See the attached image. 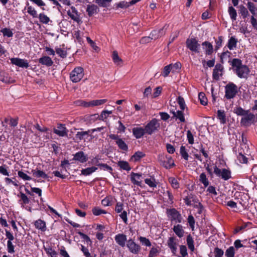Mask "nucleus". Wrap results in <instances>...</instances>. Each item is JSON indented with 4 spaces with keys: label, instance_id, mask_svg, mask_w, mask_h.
<instances>
[{
    "label": "nucleus",
    "instance_id": "obj_1",
    "mask_svg": "<svg viewBox=\"0 0 257 257\" xmlns=\"http://www.w3.org/2000/svg\"><path fill=\"white\" fill-rule=\"evenodd\" d=\"M228 62L232 67L233 72L240 78H247L250 72L249 68L246 65L242 64V61L238 58H233Z\"/></svg>",
    "mask_w": 257,
    "mask_h": 257
},
{
    "label": "nucleus",
    "instance_id": "obj_2",
    "mask_svg": "<svg viewBox=\"0 0 257 257\" xmlns=\"http://www.w3.org/2000/svg\"><path fill=\"white\" fill-rule=\"evenodd\" d=\"M158 160L160 165L167 169H169L175 165L172 157L168 155L159 154Z\"/></svg>",
    "mask_w": 257,
    "mask_h": 257
},
{
    "label": "nucleus",
    "instance_id": "obj_3",
    "mask_svg": "<svg viewBox=\"0 0 257 257\" xmlns=\"http://www.w3.org/2000/svg\"><path fill=\"white\" fill-rule=\"evenodd\" d=\"M160 127V124L156 118H153L145 126L146 133L149 135H152L155 132L158 131Z\"/></svg>",
    "mask_w": 257,
    "mask_h": 257
},
{
    "label": "nucleus",
    "instance_id": "obj_4",
    "mask_svg": "<svg viewBox=\"0 0 257 257\" xmlns=\"http://www.w3.org/2000/svg\"><path fill=\"white\" fill-rule=\"evenodd\" d=\"M238 92L237 86L230 82L225 86V97L228 99L234 98Z\"/></svg>",
    "mask_w": 257,
    "mask_h": 257
},
{
    "label": "nucleus",
    "instance_id": "obj_5",
    "mask_svg": "<svg viewBox=\"0 0 257 257\" xmlns=\"http://www.w3.org/2000/svg\"><path fill=\"white\" fill-rule=\"evenodd\" d=\"M84 76L83 69L81 67H77L70 74V78L73 82H78L80 81Z\"/></svg>",
    "mask_w": 257,
    "mask_h": 257
},
{
    "label": "nucleus",
    "instance_id": "obj_6",
    "mask_svg": "<svg viewBox=\"0 0 257 257\" xmlns=\"http://www.w3.org/2000/svg\"><path fill=\"white\" fill-rule=\"evenodd\" d=\"M214 173L216 176L220 177L224 180H228L231 178V171L227 169H220L216 166L214 167Z\"/></svg>",
    "mask_w": 257,
    "mask_h": 257
},
{
    "label": "nucleus",
    "instance_id": "obj_7",
    "mask_svg": "<svg viewBox=\"0 0 257 257\" xmlns=\"http://www.w3.org/2000/svg\"><path fill=\"white\" fill-rule=\"evenodd\" d=\"M186 47L191 51L195 53H199L200 44L195 38L187 39L186 42Z\"/></svg>",
    "mask_w": 257,
    "mask_h": 257
},
{
    "label": "nucleus",
    "instance_id": "obj_8",
    "mask_svg": "<svg viewBox=\"0 0 257 257\" xmlns=\"http://www.w3.org/2000/svg\"><path fill=\"white\" fill-rule=\"evenodd\" d=\"M126 245L130 252L134 254H139L141 250V246L132 238L127 241Z\"/></svg>",
    "mask_w": 257,
    "mask_h": 257
},
{
    "label": "nucleus",
    "instance_id": "obj_9",
    "mask_svg": "<svg viewBox=\"0 0 257 257\" xmlns=\"http://www.w3.org/2000/svg\"><path fill=\"white\" fill-rule=\"evenodd\" d=\"M167 214L168 216H171V221H176L178 223H181L182 217L181 214L175 208L167 209Z\"/></svg>",
    "mask_w": 257,
    "mask_h": 257
},
{
    "label": "nucleus",
    "instance_id": "obj_10",
    "mask_svg": "<svg viewBox=\"0 0 257 257\" xmlns=\"http://www.w3.org/2000/svg\"><path fill=\"white\" fill-rule=\"evenodd\" d=\"M109 138L112 140H115L116 144L119 149L124 151H128V148L127 145L122 139L119 138L118 136L114 134H110L109 135Z\"/></svg>",
    "mask_w": 257,
    "mask_h": 257
},
{
    "label": "nucleus",
    "instance_id": "obj_11",
    "mask_svg": "<svg viewBox=\"0 0 257 257\" xmlns=\"http://www.w3.org/2000/svg\"><path fill=\"white\" fill-rule=\"evenodd\" d=\"M255 119V116L253 113L248 112L241 118L240 123L243 126H248L254 122Z\"/></svg>",
    "mask_w": 257,
    "mask_h": 257
},
{
    "label": "nucleus",
    "instance_id": "obj_12",
    "mask_svg": "<svg viewBox=\"0 0 257 257\" xmlns=\"http://www.w3.org/2000/svg\"><path fill=\"white\" fill-rule=\"evenodd\" d=\"M18 118H14L11 116L5 117L4 120L2 121L3 126L5 127L6 128L8 127L7 124H9L11 126L15 127L18 125Z\"/></svg>",
    "mask_w": 257,
    "mask_h": 257
},
{
    "label": "nucleus",
    "instance_id": "obj_13",
    "mask_svg": "<svg viewBox=\"0 0 257 257\" xmlns=\"http://www.w3.org/2000/svg\"><path fill=\"white\" fill-rule=\"evenodd\" d=\"M223 66L220 63H217L213 70L212 77L213 79L218 80L220 76L222 75Z\"/></svg>",
    "mask_w": 257,
    "mask_h": 257
},
{
    "label": "nucleus",
    "instance_id": "obj_14",
    "mask_svg": "<svg viewBox=\"0 0 257 257\" xmlns=\"http://www.w3.org/2000/svg\"><path fill=\"white\" fill-rule=\"evenodd\" d=\"M11 62L13 64L22 68H27L29 66L27 60L18 58H11Z\"/></svg>",
    "mask_w": 257,
    "mask_h": 257
},
{
    "label": "nucleus",
    "instance_id": "obj_15",
    "mask_svg": "<svg viewBox=\"0 0 257 257\" xmlns=\"http://www.w3.org/2000/svg\"><path fill=\"white\" fill-rule=\"evenodd\" d=\"M54 133L60 137H64L67 136L68 131L64 124H58L57 128H54Z\"/></svg>",
    "mask_w": 257,
    "mask_h": 257
},
{
    "label": "nucleus",
    "instance_id": "obj_16",
    "mask_svg": "<svg viewBox=\"0 0 257 257\" xmlns=\"http://www.w3.org/2000/svg\"><path fill=\"white\" fill-rule=\"evenodd\" d=\"M142 174L132 172L131 174V180L132 182L135 185L142 187V181L141 180Z\"/></svg>",
    "mask_w": 257,
    "mask_h": 257
},
{
    "label": "nucleus",
    "instance_id": "obj_17",
    "mask_svg": "<svg viewBox=\"0 0 257 257\" xmlns=\"http://www.w3.org/2000/svg\"><path fill=\"white\" fill-rule=\"evenodd\" d=\"M114 239L116 242L120 246L124 247L125 245V242L127 243L126 235L123 233H119L114 236Z\"/></svg>",
    "mask_w": 257,
    "mask_h": 257
},
{
    "label": "nucleus",
    "instance_id": "obj_18",
    "mask_svg": "<svg viewBox=\"0 0 257 257\" xmlns=\"http://www.w3.org/2000/svg\"><path fill=\"white\" fill-rule=\"evenodd\" d=\"M132 133L134 136L137 139H140L142 138L145 134H146V132L145 128L143 127H135L132 129Z\"/></svg>",
    "mask_w": 257,
    "mask_h": 257
},
{
    "label": "nucleus",
    "instance_id": "obj_19",
    "mask_svg": "<svg viewBox=\"0 0 257 257\" xmlns=\"http://www.w3.org/2000/svg\"><path fill=\"white\" fill-rule=\"evenodd\" d=\"M73 156V160L79 161L81 163H85L88 160L87 156L82 151L78 152Z\"/></svg>",
    "mask_w": 257,
    "mask_h": 257
},
{
    "label": "nucleus",
    "instance_id": "obj_20",
    "mask_svg": "<svg viewBox=\"0 0 257 257\" xmlns=\"http://www.w3.org/2000/svg\"><path fill=\"white\" fill-rule=\"evenodd\" d=\"M176 238L175 237H170L167 241V245L170 248L171 252L173 254H175L177 251V243L176 241Z\"/></svg>",
    "mask_w": 257,
    "mask_h": 257
},
{
    "label": "nucleus",
    "instance_id": "obj_21",
    "mask_svg": "<svg viewBox=\"0 0 257 257\" xmlns=\"http://www.w3.org/2000/svg\"><path fill=\"white\" fill-rule=\"evenodd\" d=\"M165 34V31L164 30V28L160 29L159 30H154L151 33L150 36L151 38L153 40H156L161 38L163 36H164Z\"/></svg>",
    "mask_w": 257,
    "mask_h": 257
},
{
    "label": "nucleus",
    "instance_id": "obj_22",
    "mask_svg": "<svg viewBox=\"0 0 257 257\" xmlns=\"http://www.w3.org/2000/svg\"><path fill=\"white\" fill-rule=\"evenodd\" d=\"M202 46L206 55H210L213 53V47L211 43L205 41L202 43Z\"/></svg>",
    "mask_w": 257,
    "mask_h": 257
},
{
    "label": "nucleus",
    "instance_id": "obj_23",
    "mask_svg": "<svg viewBox=\"0 0 257 257\" xmlns=\"http://www.w3.org/2000/svg\"><path fill=\"white\" fill-rule=\"evenodd\" d=\"M38 62L40 64L45 65L47 67L51 66L53 64V61L51 58L47 56L41 57L38 59Z\"/></svg>",
    "mask_w": 257,
    "mask_h": 257
},
{
    "label": "nucleus",
    "instance_id": "obj_24",
    "mask_svg": "<svg viewBox=\"0 0 257 257\" xmlns=\"http://www.w3.org/2000/svg\"><path fill=\"white\" fill-rule=\"evenodd\" d=\"M173 230L176 235L179 238H181L184 236V230L183 228L182 225L180 224H177L174 226Z\"/></svg>",
    "mask_w": 257,
    "mask_h": 257
},
{
    "label": "nucleus",
    "instance_id": "obj_25",
    "mask_svg": "<svg viewBox=\"0 0 257 257\" xmlns=\"http://www.w3.org/2000/svg\"><path fill=\"white\" fill-rule=\"evenodd\" d=\"M237 42V39L234 37L232 36L229 39L227 46L230 50H233L236 47Z\"/></svg>",
    "mask_w": 257,
    "mask_h": 257
},
{
    "label": "nucleus",
    "instance_id": "obj_26",
    "mask_svg": "<svg viewBox=\"0 0 257 257\" xmlns=\"http://www.w3.org/2000/svg\"><path fill=\"white\" fill-rule=\"evenodd\" d=\"M86 11L88 13V14L90 16L93 14H96L99 11V8L97 6L94 4L88 5L86 9Z\"/></svg>",
    "mask_w": 257,
    "mask_h": 257
},
{
    "label": "nucleus",
    "instance_id": "obj_27",
    "mask_svg": "<svg viewBox=\"0 0 257 257\" xmlns=\"http://www.w3.org/2000/svg\"><path fill=\"white\" fill-rule=\"evenodd\" d=\"M43 248L49 256L51 257H57V252L55 250L53 249L51 246L49 245L46 246L44 245Z\"/></svg>",
    "mask_w": 257,
    "mask_h": 257
},
{
    "label": "nucleus",
    "instance_id": "obj_28",
    "mask_svg": "<svg viewBox=\"0 0 257 257\" xmlns=\"http://www.w3.org/2000/svg\"><path fill=\"white\" fill-rule=\"evenodd\" d=\"M217 117L219 119L222 124H225L226 122V118L225 112L223 110H218L217 112Z\"/></svg>",
    "mask_w": 257,
    "mask_h": 257
},
{
    "label": "nucleus",
    "instance_id": "obj_29",
    "mask_svg": "<svg viewBox=\"0 0 257 257\" xmlns=\"http://www.w3.org/2000/svg\"><path fill=\"white\" fill-rule=\"evenodd\" d=\"M35 226L36 228L44 231L46 229V223L44 221L41 219H38L35 222Z\"/></svg>",
    "mask_w": 257,
    "mask_h": 257
},
{
    "label": "nucleus",
    "instance_id": "obj_30",
    "mask_svg": "<svg viewBox=\"0 0 257 257\" xmlns=\"http://www.w3.org/2000/svg\"><path fill=\"white\" fill-rule=\"evenodd\" d=\"M168 181L173 189H177L180 187V183L177 178L173 177H170L168 178Z\"/></svg>",
    "mask_w": 257,
    "mask_h": 257
},
{
    "label": "nucleus",
    "instance_id": "obj_31",
    "mask_svg": "<svg viewBox=\"0 0 257 257\" xmlns=\"http://www.w3.org/2000/svg\"><path fill=\"white\" fill-rule=\"evenodd\" d=\"M32 172L34 176L36 177H41L44 179H47L48 178V175L43 171L40 170H32Z\"/></svg>",
    "mask_w": 257,
    "mask_h": 257
},
{
    "label": "nucleus",
    "instance_id": "obj_32",
    "mask_svg": "<svg viewBox=\"0 0 257 257\" xmlns=\"http://www.w3.org/2000/svg\"><path fill=\"white\" fill-rule=\"evenodd\" d=\"M112 0H94L95 3L98 6L102 8L108 7Z\"/></svg>",
    "mask_w": 257,
    "mask_h": 257
},
{
    "label": "nucleus",
    "instance_id": "obj_33",
    "mask_svg": "<svg viewBox=\"0 0 257 257\" xmlns=\"http://www.w3.org/2000/svg\"><path fill=\"white\" fill-rule=\"evenodd\" d=\"M97 169V168L95 167H91L86 169H83L81 171V174L84 176H88L94 172Z\"/></svg>",
    "mask_w": 257,
    "mask_h": 257
},
{
    "label": "nucleus",
    "instance_id": "obj_34",
    "mask_svg": "<svg viewBox=\"0 0 257 257\" xmlns=\"http://www.w3.org/2000/svg\"><path fill=\"white\" fill-rule=\"evenodd\" d=\"M186 241L189 249L191 250L192 251H193L195 249L194 245V240L190 234L187 235Z\"/></svg>",
    "mask_w": 257,
    "mask_h": 257
},
{
    "label": "nucleus",
    "instance_id": "obj_35",
    "mask_svg": "<svg viewBox=\"0 0 257 257\" xmlns=\"http://www.w3.org/2000/svg\"><path fill=\"white\" fill-rule=\"evenodd\" d=\"M145 182L147 184L149 187L155 188L157 187V182L156 181V179L154 177H151V178H146L145 179Z\"/></svg>",
    "mask_w": 257,
    "mask_h": 257
},
{
    "label": "nucleus",
    "instance_id": "obj_36",
    "mask_svg": "<svg viewBox=\"0 0 257 257\" xmlns=\"http://www.w3.org/2000/svg\"><path fill=\"white\" fill-rule=\"evenodd\" d=\"M90 130L87 131L78 132L75 135V138L79 140H82L85 139V136L89 135L90 133Z\"/></svg>",
    "mask_w": 257,
    "mask_h": 257
},
{
    "label": "nucleus",
    "instance_id": "obj_37",
    "mask_svg": "<svg viewBox=\"0 0 257 257\" xmlns=\"http://www.w3.org/2000/svg\"><path fill=\"white\" fill-rule=\"evenodd\" d=\"M247 7L252 15L254 16L257 15V8L253 3L248 2Z\"/></svg>",
    "mask_w": 257,
    "mask_h": 257
},
{
    "label": "nucleus",
    "instance_id": "obj_38",
    "mask_svg": "<svg viewBox=\"0 0 257 257\" xmlns=\"http://www.w3.org/2000/svg\"><path fill=\"white\" fill-rule=\"evenodd\" d=\"M128 4L127 2L125 1H121L118 3H116L114 5L113 8L115 10H117L119 8L121 9H126L128 8Z\"/></svg>",
    "mask_w": 257,
    "mask_h": 257
},
{
    "label": "nucleus",
    "instance_id": "obj_39",
    "mask_svg": "<svg viewBox=\"0 0 257 257\" xmlns=\"http://www.w3.org/2000/svg\"><path fill=\"white\" fill-rule=\"evenodd\" d=\"M233 112L237 115L244 116L249 112V110H244L241 107H236L234 109Z\"/></svg>",
    "mask_w": 257,
    "mask_h": 257
},
{
    "label": "nucleus",
    "instance_id": "obj_40",
    "mask_svg": "<svg viewBox=\"0 0 257 257\" xmlns=\"http://www.w3.org/2000/svg\"><path fill=\"white\" fill-rule=\"evenodd\" d=\"M199 181L204 185L205 188L209 185V181L206 177V174L204 173H202L200 175Z\"/></svg>",
    "mask_w": 257,
    "mask_h": 257
},
{
    "label": "nucleus",
    "instance_id": "obj_41",
    "mask_svg": "<svg viewBox=\"0 0 257 257\" xmlns=\"http://www.w3.org/2000/svg\"><path fill=\"white\" fill-rule=\"evenodd\" d=\"M95 159H97V163H96V165L99 167L101 170H107L109 171L110 173H111L112 171V168L107 165L106 164H102V163H98V159L95 157Z\"/></svg>",
    "mask_w": 257,
    "mask_h": 257
},
{
    "label": "nucleus",
    "instance_id": "obj_42",
    "mask_svg": "<svg viewBox=\"0 0 257 257\" xmlns=\"http://www.w3.org/2000/svg\"><path fill=\"white\" fill-rule=\"evenodd\" d=\"M118 166L124 170L130 171L131 169L128 162L124 161H120L118 162Z\"/></svg>",
    "mask_w": 257,
    "mask_h": 257
},
{
    "label": "nucleus",
    "instance_id": "obj_43",
    "mask_svg": "<svg viewBox=\"0 0 257 257\" xmlns=\"http://www.w3.org/2000/svg\"><path fill=\"white\" fill-rule=\"evenodd\" d=\"M160 252V249L159 247L153 246L150 250L148 257H156L158 255Z\"/></svg>",
    "mask_w": 257,
    "mask_h": 257
},
{
    "label": "nucleus",
    "instance_id": "obj_44",
    "mask_svg": "<svg viewBox=\"0 0 257 257\" xmlns=\"http://www.w3.org/2000/svg\"><path fill=\"white\" fill-rule=\"evenodd\" d=\"M112 59L114 63L117 65H119L120 63H122V61L119 57L118 53L116 51H114L112 53Z\"/></svg>",
    "mask_w": 257,
    "mask_h": 257
},
{
    "label": "nucleus",
    "instance_id": "obj_45",
    "mask_svg": "<svg viewBox=\"0 0 257 257\" xmlns=\"http://www.w3.org/2000/svg\"><path fill=\"white\" fill-rule=\"evenodd\" d=\"M107 101V99H99L90 101V107L102 105Z\"/></svg>",
    "mask_w": 257,
    "mask_h": 257
},
{
    "label": "nucleus",
    "instance_id": "obj_46",
    "mask_svg": "<svg viewBox=\"0 0 257 257\" xmlns=\"http://www.w3.org/2000/svg\"><path fill=\"white\" fill-rule=\"evenodd\" d=\"M180 153L181 157L185 160H188L189 155L186 151V148L184 146H181L180 149Z\"/></svg>",
    "mask_w": 257,
    "mask_h": 257
},
{
    "label": "nucleus",
    "instance_id": "obj_47",
    "mask_svg": "<svg viewBox=\"0 0 257 257\" xmlns=\"http://www.w3.org/2000/svg\"><path fill=\"white\" fill-rule=\"evenodd\" d=\"M145 156V154L142 152L138 151L133 155L131 159H133L135 161H138Z\"/></svg>",
    "mask_w": 257,
    "mask_h": 257
},
{
    "label": "nucleus",
    "instance_id": "obj_48",
    "mask_svg": "<svg viewBox=\"0 0 257 257\" xmlns=\"http://www.w3.org/2000/svg\"><path fill=\"white\" fill-rule=\"evenodd\" d=\"M198 98L200 100V103L203 105L207 104V98L205 94L203 92H200L198 94Z\"/></svg>",
    "mask_w": 257,
    "mask_h": 257
},
{
    "label": "nucleus",
    "instance_id": "obj_49",
    "mask_svg": "<svg viewBox=\"0 0 257 257\" xmlns=\"http://www.w3.org/2000/svg\"><path fill=\"white\" fill-rule=\"evenodd\" d=\"M176 119H178L180 122H184L185 118L183 110H177L176 112V116H174Z\"/></svg>",
    "mask_w": 257,
    "mask_h": 257
},
{
    "label": "nucleus",
    "instance_id": "obj_50",
    "mask_svg": "<svg viewBox=\"0 0 257 257\" xmlns=\"http://www.w3.org/2000/svg\"><path fill=\"white\" fill-rule=\"evenodd\" d=\"M92 212L93 215L95 216L100 215L101 214H106L107 212L105 210L100 209L98 207H95L92 208Z\"/></svg>",
    "mask_w": 257,
    "mask_h": 257
},
{
    "label": "nucleus",
    "instance_id": "obj_51",
    "mask_svg": "<svg viewBox=\"0 0 257 257\" xmlns=\"http://www.w3.org/2000/svg\"><path fill=\"white\" fill-rule=\"evenodd\" d=\"M139 240H140L141 243L143 245H145L146 246H151L152 245L150 240L145 237L140 236L139 237Z\"/></svg>",
    "mask_w": 257,
    "mask_h": 257
},
{
    "label": "nucleus",
    "instance_id": "obj_52",
    "mask_svg": "<svg viewBox=\"0 0 257 257\" xmlns=\"http://www.w3.org/2000/svg\"><path fill=\"white\" fill-rule=\"evenodd\" d=\"M0 81L5 83H9L10 77H8V75L4 71H0Z\"/></svg>",
    "mask_w": 257,
    "mask_h": 257
},
{
    "label": "nucleus",
    "instance_id": "obj_53",
    "mask_svg": "<svg viewBox=\"0 0 257 257\" xmlns=\"http://www.w3.org/2000/svg\"><path fill=\"white\" fill-rule=\"evenodd\" d=\"M55 51L57 54L62 58H65L67 57V52L66 50H63L60 48H57Z\"/></svg>",
    "mask_w": 257,
    "mask_h": 257
},
{
    "label": "nucleus",
    "instance_id": "obj_54",
    "mask_svg": "<svg viewBox=\"0 0 257 257\" xmlns=\"http://www.w3.org/2000/svg\"><path fill=\"white\" fill-rule=\"evenodd\" d=\"M77 233L80 236L81 238L83 239L87 242V244L91 245L92 241L87 235L81 231H78Z\"/></svg>",
    "mask_w": 257,
    "mask_h": 257
},
{
    "label": "nucleus",
    "instance_id": "obj_55",
    "mask_svg": "<svg viewBox=\"0 0 257 257\" xmlns=\"http://www.w3.org/2000/svg\"><path fill=\"white\" fill-rule=\"evenodd\" d=\"M235 254L234 248L233 246H230L225 252L226 257H234Z\"/></svg>",
    "mask_w": 257,
    "mask_h": 257
},
{
    "label": "nucleus",
    "instance_id": "obj_56",
    "mask_svg": "<svg viewBox=\"0 0 257 257\" xmlns=\"http://www.w3.org/2000/svg\"><path fill=\"white\" fill-rule=\"evenodd\" d=\"M86 119L90 123H93L98 119H99V115L97 113L90 115L87 116Z\"/></svg>",
    "mask_w": 257,
    "mask_h": 257
},
{
    "label": "nucleus",
    "instance_id": "obj_57",
    "mask_svg": "<svg viewBox=\"0 0 257 257\" xmlns=\"http://www.w3.org/2000/svg\"><path fill=\"white\" fill-rule=\"evenodd\" d=\"M4 36H7L8 37H12L13 36L12 31L8 28H4L1 30Z\"/></svg>",
    "mask_w": 257,
    "mask_h": 257
},
{
    "label": "nucleus",
    "instance_id": "obj_58",
    "mask_svg": "<svg viewBox=\"0 0 257 257\" xmlns=\"http://www.w3.org/2000/svg\"><path fill=\"white\" fill-rule=\"evenodd\" d=\"M73 37L75 38L77 42L80 44L83 42L82 38L80 36V31H75L73 34Z\"/></svg>",
    "mask_w": 257,
    "mask_h": 257
},
{
    "label": "nucleus",
    "instance_id": "obj_59",
    "mask_svg": "<svg viewBox=\"0 0 257 257\" xmlns=\"http://www.w3.org/2000/svg\"><path fill=\"white\" fill-rule=\"evenodd\" d=\"M187 220L191 230L193 231L195 228V219L194 217L192 215H190L188 216Z\"/></svg>",
    "mask_w": 257,
    "mask_h": 257
},
{
    "label": "nucleus",
    "instance_id": "obj_60",
    "mask_svg": "<svg viewBox=\"0 0 257 257\" xmlns=\"http://www.w3.org/2000/svg\"><path fill=\"white\" fill-rule=\"evenodd\" d=\"M177 102L180 105V107L182 110H184L186 107V104L184 98L179 96L177 98Z\"/></svg>",
    "mask_w": 257,
    "mask_h": 257
},
{
    "label": "nucleus",
    "instance_id": "obj_61",
    "mask_svg": "<svg viewBox=\"0 0 257 257\" xmlns=\"http://www.w3.org/2000/svg\"><path fill=\"white\" fill-rule=\"evenodd\" d=\"M237 159L240 163L246 164L247 163V158L242 153L239 152L237 156Z\"/></svg>",
    "mask_w": 257,
    "mask_h": 257
},
{
    "label": "nucleus",
    "instance_id": "obj_62",
    "mask_svg": "<svg viewBox=\"0 0 257 257\" xmlns=\"http://www.w3.org/2000/svg\"><path fill=\"white\" fill-rule=\"evenodd\" d=\"M169 65H171V68L173 72L179 70L182 67V65L179 62H177L175 64H170Z\"/></svg>",
    "mask_w": 257,
    "mask_h": 257
},
{
    "label": "nucleus",
    "instance_id": "obj_63",
    "mask_svg": "<svg viewBox=\"0 0 257 257\" xmlns=\"http://www.w3.org/2000/svg\"><path fill=\"white\" fill-rule=\"evenodd\" d=\"M75 104L77 106H82L84 107H90V101H86L84 100H77L75 101Z\"/></svg>",
    "mask_w": 257,
    "mask_h": 257
},
{
    "label": "nucleus",
    "instance_id": "obj_64",
    "mask_svg": "<svg viewBox=\"0 0 257 257\" xmlns=\"http://www.w3.org/2000/svg\"><path fill=\"white\" fill-rule=\"evenodd\" d=\"M214 253L215 257H222L224 251L221 248L216 247L214 249Z\"/></svg>",
    "mask_w": 257,
    "mask_h": 257
}]
</instances>
